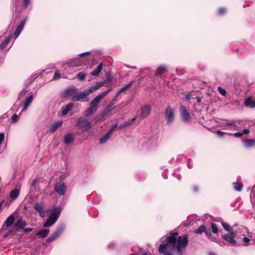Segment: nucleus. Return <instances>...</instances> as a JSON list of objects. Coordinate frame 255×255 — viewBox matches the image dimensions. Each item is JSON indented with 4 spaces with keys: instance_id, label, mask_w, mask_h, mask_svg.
Returning <instances> with one entry per match:
<instances>
[{
    "instance_id": "2eb2a0df",
    "label": "nucleus",
    "mask_w": 255,
    "mask_h": 255,
    "mask_svg": "<svg viewBox=\"0 0 255 255\" xmlns=\"http://www.w3.org/2000/svg\"><path fill=\"white\" fill-rule=\"evenodd\" d=\"M33 99V95L32 93H30V95L26 99L24 103L23 108L22 111H21V113L25 111L28 108L30 104L31 103Z\"/></svg>"
},
{
    "instance_id": "cd10ccee",
    "label": "nucleus",
    "mask_w": 255,
    "mask_h": 255,
    "mask_svg": "<svg viewBox=\"0 0 255 255\" xmlns=\"http://www.w3.org/2000/svg\"><path fill=\"white\" fill-rule=\"evenodd\" d=\"M73 106L74 104L73 103H69V104H68L65 107V108L63 109V110H62L61 113L62 115L63 116L67 115L68 113V112H69L72 110Z\"/></svg>"
},
{
    "instance_id": "9b49d317",
    "label": "nucleus",
    "mask_w": 255,
    "mask_h": 255,
    "mask_svg": "<svg viewBox=\"0 0 255 255\" xmlns=\"http://www.w3.org/2000/svg\"><path fill=\"white\" fill-rule=\"evenodd\" d=\"M55 190L57 193L60 195H64L66 193V186L63 182H58L55 186Z\"/></svg>"
},
{
    "instance_id": "5701e85b",
    "label": "nucleus",
    "mask_w": 255,
    "mask_h": 255,
    "mask_svg": "<svg viewBox=\"0 0 255 255\" xmlns=\"http://www.w3.org/2000/svg\"><path fill=\"white\" fill-rule=\"evenodd\" d=\"M111 89H109L107 91L102 93L101 94L97 95L93 100H94L98 103H99L100 101L104 98L110 91Z\"/></svg>"
},
{
    "instance_id": "412c9836",
    "label": "nucleus",
    "mask_w": 255,
    "mask_h": 255,
    "mask_svg": "<svg viewBox=\"0 0 255 255\" xmlns=\"http://www.w3.org/2000/svg\"><path fill=\"white\" fill-rule=\"evenodd\" d=\"M102 85L103 83H102L101 82H99L96 85L92 86L90 88H88L87 90H86V91L88 92V93H89V95L91 93H92L93 92L96 91L101 87H102Z\"/></svg>"
},
{
    "instance_id": "a211bd4d",
    "label": "nucleus",
    "mask_w": 255,
    "mask_h": 255,
    "mask_svg": "<svg viewBox=\"0 0 255 255\" xmlns=\"http://www.w3.org/2000/svg\"><path fill=\"white\" fill-rule=\"evenodd\" d=\"M74 140V135L72 133H68L64 136V142L67 144L69 145L73 142Z\"/></svg>"
},
{
    "instance_id": "e433bc0d",
    "label": "nucleus",
    "mask_w": 255,
    "mask_h": 255,
    "mask_svg": "<svg viewBox=\"0 0 255 255\" xmlns=\"http://www.w3.org/2000/svg\"><path fill=\"white\" fill-rule=\"evenodd\" d=\"M206 229V227L202 225H201L198 228H197L195 231V233L196 234H201L202 233H204V232H205V229Z\"/></svg>"
},
{
    "instance_id": "393cba45",
    "label": "nucleus",
    "mask_w": 255,
    "mask_h": 255,
    "mask_svg": "<svg viewBox=\"0 0 255 255\" xmlns=\"http://www.w3.org/2000/svg\"><path fill=\"white\" fill-rule=\"evenodd\" d=\"M78 91V89L74 87H72L69 88L67 89L65 92L64 94L65 96H71L73 94H75L76 93V92Z\"/></svg>"
},
{
    "instance_id": "5fc2aeb1",
    "label": "nucleus",
    "mask_w": 255,
    "mask_h": 255,
    "mask_svg": "<svg viewBox=\"0 0 255 255\" xmlns=\"http://www.w3.org/2000/svg\"><path fill=\"white\" fill-rule=\"evenodd\" d=\"M229 133H227V132L222 131H220V130H218L217 131V134L219 136H223L225 134H229Z\"/></svg>"
},
{
    "instance_id": "423d86ee",
    "label": "nucleus",
    "mask_w": 255,
    "mask_h": 255,
    "mask_svg": "<svg viewBox=\"0 0 255 255\" xmlns=\"http://www.w3.org/2000/svg\"><path fill=\"white\" fill-rule=\"evenodd\" d=\"M151 110V106L150 105H146L142 106L140 108V112H137L136 118L143 119L149 115Z\"/></svg>"
},
{
    "instance_id": "79ce46f5",
    "label": "nucleus",
    "mask_w": 255,
    "mask_h": 255,
    "mask_svg": "<svg viewBox=\"0 0 255 255\" xmlns=\"http://www.w3.org/2000/svg\"><path fill=\"white\" fill-rule=\"evenodd\" d=\"M239 122L237 121H233V122H227L226 123L224 126V127H228V126H232V127H236L237 126V123H239Z\"/></svg>"
},
{
    "instance_id": "052dcab7",
    "label": "nucleus",
    "mask_w": 255,
    "mask_h": 255,
    "mask_svg": "<svg viewBox=\"0 0 255 255\" xmlns=\"http://www.w3.org/2000/svg\"><path fill=\"white\" fill-rule=\"evenodd\" d=\"M173 175L176 177V178H177L178 180H180L181 178V175L178 174V173H176L175 172H173Z\"/></svg>"
},
{
    "instance_id": "680f3d73",
    "label": "nucleus",
    "mask_w": 255,
    "mask_h": 255,
    "mask_svg": "<svg viewBox=\"0 0 255 255\" xmlns=\"http://www.w3.org/2000/svg\"><path fill=\"white\" fill-rule=\"evenodd\" d=\"M209 238L210 239V240L212 241V242H216V243H219L218 242V240L215 237H213L212 236V235H211V236H210L209 237Z\"/></svg>"
},
{
    "instance_id": "bb28decb",
    "label": "nucleus",
    "mask_w": 255,
    "mask_h": 255,
    "mask_svg": "<svg viewBox=\"0 0 255 255\" xmlns=\"http://www.w3.org/2000/svg\"><path fill=\"white\" fill-rule=\"evenodd\" d=\"M97 110L95 109L93 107L90 106L87 110L85 112L84 116L85 117H91L94 113H95Z\"/></svg>"
},
{
    "instance_id": "dca6fc26",
    "label": "nucleus",
    "mask_w": 255,
    "mask_h": 255,
    "mask_svg": "<svg viewBox=\"0 0 255 255\" xmlns=\"http://www.w3.org/2000/svg\"><path fill=\"white\" fill-rule=\"evenodd\" d=\"M33 208L39 213V216L41 218H43L45 217V212L43 211V206L41 203H35L34 204Z\"/></svg>"
},
{
    "instance_id": "aec40b11",
    "label": "nucleus",
    "mask_w": 255,
    "mask_h": 255,
    "mask_svg": "<svg viewBox=\"0 0 255 255\" xmlns=\"http://www.w3.org/2000/svg\"><path fill=\"white\" fill-rule=\"evenodd\" d=\"M49 232L50 230L49 229H43L37 232L36 236L39 238H44L48 236Z\"/></svg>"
},
{
    "instance_id": "ddd939ff",
    "label": "nucleus",
    "mask_w": 255,
    "mask_h": 255,
    "mask_svg": "<svg viewBox=\"0 0 255 255\" xmlns=\"http://www.w3.org/2000/svg\"><path fill=\"white\" fill-rule=\"evenodd\" d=\"M167 70V67L165 66L161 65L159 66L155 71L154 76L157 80L160 79L161 75Z\"/></svg>"
},
{
    "instance_id": "72a5a7b5",
    "label": "nucleus",
    "mask_w": 255,
    "mask_h": 255,
    "mask_svg": "<svg viewBox=\"0 0 255 255\" xmlns=\"http://www.w3.org/2000/svg\"><path fill=\"white\" fill-rule=\"evenodd\" d=\"M111 136L106 133L100 139V143L103 144H105L110 138Z\"/></svg>"
},
{
    "instance_id": "9d476101",
    "label": "nucleus",
    "mask_w": 255,
    "mask_h": 255,
    "mask_svg": "<svg viewBox=\"0 0 255 255\" xmlns=\"http://www.w3.org/2000/svg\"><path fill=\"white\" fill-rule=\"evenodd\" d=\"M89 96V93L86 90L76 93L72 97V100L73 101H84Z\"/></svg>"
},
{
    "instance_id": "c03bdc74",
    "label": "nucleus",
    "mask_w": 255,
    "mask_h": 255,
    "mask_svg": "<svg viewBox=\"0 0 255 255\" xmlns=\"http://www.w3.org/2000/svg\"><path fill=\"white\" fill-rule=\"evenodd\" d=\"M212 232L214 234H217L218 232V229L216 224L212 223L211 224Z\"/></svg>"
},
{
    "instance_id": "09e8293b",
    "label": "nucleus",
    "mask_w": 255,
    "mask_h": 255,
    "mask_svg": "<svg viewBox=\"0 0 255 255\" xmlns=\"http://www.w3.org/2000/svg\"><path fill=\"white\" fill-rule=\"evenodd\" d=\"M192 99H195V97H193V96L190 94H186L184 98V100L188 101H190Z\"/></svg>"
},
{
    "instance_id": "4c0bfd02",
    "label": "nucleus",
    "mask_w": 255,
    "mask_h": 255,
    "mask_svg": "<svg viewBox=\"0 0 255 255\" xmlns=\"http://www.w3.org/2000/svg\"><path fill=\"white\" fill-rule=\"evenodd\" d=\"M227 9L225 7H219L218 9L217 13L219 15H223L227 12Z\"/></svg>"
},
{
    "instance_id": "864d4df0",
    "label": "nucleus",
    "mask_w": 255,
    "mask_h": 255,
    "mask_svg": "<svg viewBox=\"0 0 255 255\" xmlns=\"http://www.w3.org/2000/svg\"><path fill=\"white\" fill-rule=\"evenodd\" d=\"M108 248L110 249H114L116 247V244L114 242H112L108 245Z\"/></svg>"
},
{
    "instance_id": "c756f323",
    "label": "nucleus",
    "mask_w": 255,
    "mask_h": 255,
    "mask_svg": "<svg viewBox=\"0 0 255 255\" xmlns=\"http://www.w3.org/2000/svg\"><path fill=\"white\" fill-rule=\"evenodd\" d=\"M19 194V190L18 189L12 190L10 193V197L12 199H16Z\"/></svg>"
},
{
    "instance_id": "69168bd1",
    "label": "nucleus",
    "mask_w": 255,
    "mask_h": 255,
    "mask_svg": "<svg viewBox=\"0 0 255 255\" xmlns=\"http://www.w3.org/2000/svg\"><path fill=\"white\" fill-rule=\"evenodd\" d=\"M243 133V135L244 134H247L250 133V130L249 129H244L242 131H241Z\"/></svg>"
},
{
    "instance_id": "7ed1b4c3",
    "label": "nucleus",
    "mask_w": 255,
    "mask_h": 255,
    "mask_svg": "<svg viewBox=\"0 0 255 255\" xmlns=\"http://www.w3.org/2000/svg\"><path fill=\"white\" fill-rule=\"evenodd\" d=\"M61 210V207L59 206L56 207L53 209L50 210V214L48 216V219L44 223L43 227H50L54 225L58 220Z\"/></svg>"
},
{
    "instance_id": "4be33fe9",
    "label": "nucleus",
    "mask_w": 255,
    "mask_h": 255,
    "mask_svg": "<svg viewBox=\"0 0 255 255\" xmlns=\"http://www.w3.org/2000/svg\"><path fill=\"white\" fill-rule=\"evenodd\" d=\"M103 63L101 62V63H99L98 67L91 72V74L93 76H98L100 74V73L102 71V70L103 69Z\"/></svg>"
},
{
    "instance_id": "a19ab883",
    "label": "nucleus",
    "mask_w": 255,
    "mask_h": 255,
    "mask_svg": "<svg viewBox=\"0 0 255 255\" xmlns=\"http://www.w3.org/2000/svg\"><path fill=\"white\" fill-rule=\"evenodd\" d=\"M86 74L84 72L79 73L77 76V78L79 81H83L86 77Z\"/></svg>"
},
{
    "instance_id": "20e7f679",
    "label": "nucleus",
    "mask_w": 255,
    "mask_h": 255,
    "mask_svg": "<svg viewBox=\"0 0 255 255\" xmlns=\"http://www.w3.org/2000/svg\"><path fill=\"white\" fill-rule=\"evenodd\" d=\"M66 228V224L64 222H60L57 225L54 232L46 239V243L49 244L58 239L65 231Z\"/></svg>"
},
{
    "instance_id": "3c124183",
    "label": "nucleus",
    "mask_w": 255,
    "mask_h": 255,
    "mask_svg": "<svg viewBox=\"0 0 255 255\" xmlns=\"http://www.w3.org/2000/svg\"><path fill=\"white\" fill-rule=\"evenodd\" d=\"M61 77L60 76V73L59 71V70H56L55 71V73H54V77H53V79L54 80H57L59 78H60Z\"/></svg>"
},
{
    "instance_id": "6ab92c4d",
    "label": "nucleus",
    "mask_w": 255,
    "mask_h": 255,
    "mask_svg": "<svg viewBox=\"0 0 255 255\" xmlns=\"http://www.w3.org/2000/svg\"><path fill=\"white\" fill-rule=\"evenodd\" d=\"M26 226V223L22 218H19L14 224V227L16 229H22Z\"/></svg>"
},
{
    "instance_id": "6e6552de",
    "label": "nucleus",
    "mask_w": 255,
    "mask_h": 255,
    "mask_svg": "<svg viewBox=\"0 0 255 255\" xmlns=\"http://www.w3.org/2000/svg\"><path fill=\"white\" fill-rule=\"evenodd\" d=\"M235 234L234 232H230L228 234L223 235L222 238L228 243V245L230 246H235L236 245L237 242L235 240Z\"/></svg>"
},
{
    "instance_id": "a18cd8bd",
    "label": "nucleus",
    "mask_w": 255,
    "mask_h": 255,
    "mask_svg": "<svg viewBox=\"0 0 255 255\" xmlns=\"http://www.w3.org/2000/svg\"><path fill=\"white\" fill-rule=\"evenodd\" d=\"M134 120H135V119H133L129 121L128 122H126L123 125H120L119 126V128L121 129V128H123L124 127L128 126L131 125L133 123V122L134 121Z\"/></svg>"
},
{
    "instance_id": "de8ad7c7",
    "label": "nucleus",
    "mask_w": 255,
    "mask_h": 255,
    "mask_svg": "<svg viewBox=\"0 0 255 255\" xmlns=\"http://www.w3.org/2000/svg\"><path fill=\"white\" fill-rule=\"evenodd\" d=\"M218 92L220 93V94L221 95L224 96H225L226 95L227 92L225 90V89L222 88L221 87H219L218 88Z\"/></svg>"
},
{
    "instance_id": "0e129e2a",
    "label": "nucleus",
    "mask_w": 255,
    "mask_h": 255,
    "mask_svg": "<svg viewBox=\"0 0 255 255\" xmlns=\"http://www.w3.org/2000/svg\"><path fill=\"white\" fill-rule=\"evenodd\" d=\"M205 234L208 237V238L211 236V233L210 230H207L206 229H205V232H204Z\"/></svg>"
},
{
    "instance_id": "f704fd0d",
    "label": "nucleus",
    "mask_w": 255,
    "mask_h": 255,
    "mask_svg": "<svg viewBox=\"0 0 255 255\" xmlns=\"http://www.w3.org/2000/svg\"><path fill=\"white\" fill-rule=\"evenodd\" d=\"M31 3V0H22L21 7L22 9H26Z\"/></svg>"
},
{
    "instance_id": "ea45409f",
    "label": "nucleus",
    "mask_w": 255,
    "mask_h": 255,
    "mask_svg": "<svg viewBox=\"0 0 255 255\" xmlns=\"http://www.w3.org/2000/svg\"><path fill=\"white\" fill-rule=\"evenodd\" d=\"M41 74H42V72H41L40 73H34V74H32L30 77V78L28 79V80L30 81L28 82V84H30L32 82L34 81L38 77L39 75Z\"/></svg>"
},
{
    "instance_id": "13d9d810",
    "label": "nucleus",
    "mask_w": 255,
    "mask_h": 255,
    "mask_svg": "<svg viewBox=\"0 0 255 255\" xmlns=\"http://www.w3.org/2000/svg\"><path fill=\"white\" fill-rule=\"evenodd\" d=\"M195 99H197V102L194 104V106H199L201 102V98L199 97H196Z\"/></svg>"
},
{
    "instance_id": "0eeeda50",
    "label": "nucleus",
    "mask_w": 255,
    "mask_h": 255,
    "mask_svg": "<svg viewBox=\"0 0 255 255\" xmlns=\"http://www.w3.org/2000/svg\"><path fill=\"white\" fill-rule=\"evenodd\" d=\"M174 109L168 106L165 110L164 115L167 120V124H171L174 121Z\"/></svg>"
},
{
    "instance_id": "338daca9",
    "label": "nucleus",
    "mask_w": 255,
    "mask_h": 255,
    "mask_svg": "<svg viewBox=\"0 0 255 255\" xmlns=\"http://www.w3.org/2000/svg\"><path fill=\"white\" fill-rule=\"evenodd\" d=\"M114 131V130L111 128V129L108 131V132L107 133L111 136Z\"/></svg>"
},
{
    "instance_id": "774afa93",
    "label": "nucleus",
    "mask_w": 255,
    "mask_h": 255,
    "mask_svg": "<svg viewBox=\"0 0 255 255\" xmlns=\"http://www.w3.org/2000/svg\"><path fill=\"white\" fill-rule=\"evenodd\" d=\"M32 230V229L30 228H25V229H24V231L25 232H31Z\"/></svg>"
},
{
    "instance_id": "4468645a",
    "label": "nucleus",
    "mask_w": 255,
    "mask_h": 255,
    "mask_svg": "<svg viewBox=\"0 0 255 255\" xmlns=\"http://www.w3.org/2000/svg\"><path fill=\"white\" fill-rule=\"evenodd\" d=\"M67 64L70 67H79L81 65L82 63L78 58L75 57L68 60Z\"/></svg>"
},
{
    "instance_id": "a878e982",
    "label": "nucleus",
    "mask_w": 255,
    "mask_h": 255,
    "mask_svg": "<svg viewBox=\"0 0 255 255\" xmlns=\"http://www.w3.org/2000/svg\"><path fill=\"white\" fill-rule=\"evenodd\" d=\"M245 104L246 107L251 108H255V101L251 98H248L245 100Z\"/></svg>"
},
{
    "instance_id": "4d7b16f0",
    "label": "nucleus",
    "mask_w": 255,
    "mask_h": 255,
    "mask_svg": "<svg viewBox=\"0 0 255 255\" xmlns=\"http://www.w3.org/2000/svg\"><path fill=\"white\" fill-rule=\"evenodd\" d=\"M113 104H111L110 106H108L104 111V113H107L109 111H111L113 109Z\"/></svg>"
},
{
    "instance_id": "c9c22d12",
    "label": "nucleus",
    "mask_w": 255,
    "mask_h": 255,
    "mask_svg": "<svg viewBox=\"0 0 255 255\" xmlns=\"http://www.w3.org/2000/svg\"><path fill=\"white\" fill-rule=\"evenodd\" d=\"M132 84H133L132 81L129 82L128 84L124 86L123 87H122V88H121L120 89V90H119L120 93H122L127 91L129 87H130L132 86Z\"/></svg>"
},
{
    "instance_id": "bf43d9fd",
    "label": "nucleus",
    "mask_w": 255,
    "mask_h": 255,
    "mask_svg": "<svg viewBox=\"0 0 255 255\" xmlns=\"http://www.w3.org/2000/svg\"><path fill=\"white\" fill-rule=\"evenodd\" d=\"M4 139V134L3 132L0 133V144H1Z\"/></svg>"
},
{
    "instance_id": "7c9ffc66",
    "label": "nucleus",
    "mask_w": 255,
    "mask_h": 255,
    "mask_svg": "<svg viewBox=\"0 0 255 255\" xmlns=\"http://www.w3.org/2000/svg\"><path fill=\"white\" fill-rule=\"evenodd\" d=\"M234 189L238 192L242 190L243 188V184L238 182H233V183Z\"/></svg>"
},
{
    "instance_id": "f257e3e1",
    "label": "nucleus",
    "mask_w": 255,
    "mask_h": 255,
    "mask_svg": "<svg viewBox=\"0 0 255 255\" xmlns=\"http://www.w3.org/2000/svg\"><path fill=\"white\" fill-rule=\"evenodd\" d=\"M188 242L187 235L178 236L177 232L172 233L166 239L165 243L159 245L158 251L163 255H174L173 251H176L178 255H184Z\"/></svg>"
},
{
    "instance_id": "6e6d98bb",
    "label": "nucleus",
    "mask_w": 255,
    "mask_h": 255,
    "mask_svg": "<svg viewBox=\"0 0 255 255\" xmlns=\"http://www.w3.org/2000/svg\"><path fill=\"white\" fill-rule=\"evenodd\" d=\"M167 171H168V169H165L163 171V172L162 173V176L165 179L167 178Z\"/></svg>"
},
{
    "instance_id": "f8f14e48",
    "label": "nucleus",
    "mask_w": 255,
    "mask_h": 255,
    "mask_svg": "<svg viewBox=\"0 0 255 255\" xmlns=\"http://www.w3.org/2000/svg\"><path fill=\"white\" fill-rule=\"evenodd\" d=\"M62 124H63L62 120L56 121V122H54V123L51 124L47 131L48 132L53 133L56 131V130L58 128L61 127Z\"/></svg>"
},
{
    "instance_id": "8fccbe9b",
    "label": "nucleus",
    "mask_w": 255,
    "mask_h": 255,
    "mask_svg": "<svg viewBox=\"0 0 255 255\" xmlns=\"http://www.w3.org/2000/svg\"><path fill=\"white\" fill-rule=\"evenodd\" d=\"M99 103H98L97 102H96L94 100H93L91 102H90V106L91 107H93V108H94L95 109H96L97 110L98 109V105Z\"/></svg>"
},
{
    "instance_id": "37998d69",
    "label": "nucleus",
    "mask_w": 255,
    "mask_h": 255,
    "mask_svg": "<svg viewBox=\"0 0 255 255\" xmlns=\"http://www.w3.org/2000/svg\"><path fill=\"white\" fill-rule=\"evenodd\" d=\"M200 188L198 185H194L192 187V191L193 193H197L200 191Z\"/></svg>"
},
{
    "instance_id": "58836bf2",
    "label": "nucleus",
    "mask_w": 255,
    "mask_h": 255,
    "mask_svg": "<svg viewBox=\"0 0 255 255\" xmlns=\"http://www.w3.org/2000/svg\"><path fill=\"white\" fill-rule=\"evenodd\" d=\"M21 113H20L19 115H17L16 114H14L11 117L10 121L11 123H15L17 122L19 119V116Z\"/></svg>"
},
{
    "instance_id": "473e14b6",
    "label": "nucleus",
    "mask_w": 255,
    "mask_h": 255,
    "mask_svg": "<svg viewBox=\"0 0 255 255\" xmlns=\"http://www.w3.org/2000/svg\"><path fill=\"white\" fill-rule=\"evenodd\" d=\"M222 225L224 229L228 232H234L233 228L230 226V225L227 223L223 222L222 223Z\"/></svg>"
},
{
    "instance_id": "2f4dec72",
    "label": "nucleus",
    "mask_w": 255,
    "mask_h": 255,
    "mask_svg": "<svg viewBox=\"0 0 255 255\" xmlns=\"http://www.w3.org/2000/svg\"><path fill=\"white\" fill-rule=\"evenodd\" d=\"M27 92L28 90L27 89H23L19 94L17 98V101H20V100L24 98L26 95Z\"/></svg>"
},
{
    "instance_id": "b1692460",
    "label": "nucleus",
    "mask_w": 255,
    "mask_h": 255,
    "mask_svg": "<svg viewBox=\"0 0 255 255\" xmlns=\"http://www.w3.org/2000/svg\"><path fill=\"white\" fill-rule=\"evenodd\" d=\"M14 222V217L13 214H11L6 219L4 225L8 227L11 226Z\"/></svg>"
},
{
    "instance_id": "49530a36",
    "label": "nucleus",
    "mask_w": 255,
    "mask_h": 255,
    "mask_svg": "<svg viewBox=\"0 0 255 255\" xmlns=\"http://www.w3.org/2000/svg\"><path fill=\"white\" fill-rule=\"evenodd\" d=\"M250 239L246 237H244L243 239V245L247 246L249 245Z\"/></svg>"
},
{
    "instance_id": "1a4fd4ad",
    "label": "nucleus",
    "mask_w": 255,
    "mask_h": 255,
    "mask_svg": "<svg viewBox=\"0 0 255 255\" xmlns=\"http://www.w3.org/2000/svg\"><path fill=\"white\" fill-rule=\"evenodd\" d=\"M180 113L181 119L183 122L187 123L190 121L191 116L185 106L183 105L180 106Z\"/></svg>"
},
{
    "instance_id": "e2e57ef3",
    "label": "nucleus",
    "mask_w": 255,
    "mask_h": 255,
    "mask_svg": "<svg viewBox=\"0 0 255 255\" xmlns=\"http://www.w3.org/2000/svg\"><path fill=\"white\" fill-rule=\"evenodd\" d=\"M5 55H4L0 57V66L4 62Z\"/></svg>"
},
{
    "instance_id": "f3484780",
    "label": "nucleus",
    "mask_w": 255,
    "mask_h": 255,
    "mask_svg": "<svg viewBox=\"0 0 255 255\" xmlns=\"http://www.w3.org/2000/svg\"><path fill=\"white\" fill-rule=\"evenodd\" d=\"M244 147L247 149H250L255 145V140L253 139H246L243 140Z\"/></svg>"
},
{
    "instance_id": "603ef678",
    "label": "nucleus",
    "mask_w": 255,
    "mask_h": 255,
    "mask_svg": "<svg viewBox=\"0 0 255 255\" xmlns=\"http://www.w3.org/2000/svg\"><path fill=\"white\" fill-rule=\"evenodd\" d=\"M230 135H234L236 137H240L243 135V133L241 131L237 132L234 133H229Z\"/></svg>"
},
{
    "instance_id": "f03ea898",
    "label": "nucleus",
    "mask_w": 255,
    "mask_h": 255,
    "mask_svg": "<svg viewBox=\"0 0 255 255\" xmlns=\"http://www.w3.org/2000/svg\"><path fill=\"white\" fill-rule=\"evenodd\" d=\"M27 17L25 16L17 25L13 34L9 35L0 44V50H3L10 41H12V43H13L22 32Z\"/></svg>"
},
{
    "instance_id": "c85d7f7f",
    "label": "nucleus",
    "mask_w": 255,
    "mask_h": 255,
    "mask_svg": "<svg viewBox=\"0 0 255 255\" xmlns=\"http://www.w3.org/2000/svg\"><path fill=\"white\" fill-rule=\"evenodd\" d=\"M136 176L140 181H143L146 177V173L144 171H138L136 173Z\"/></svg>"
},
{
    "instance_id": "39448f33",
    "label": "nucleus",
    "mask_w": 255,
    "mask_h": 255,
    "mask_svg": "<svg viewBox=\"0 0 255 255\" xmlns=\"http://www.w3.org/2000/svg\"><path fill=\"white\" fill-rule=\"evenodd\" d=\"M87 117H80L76 124V126L83 131H86L92 127L91 123L88 121Z\"/></svg>"
}]
</instances>
